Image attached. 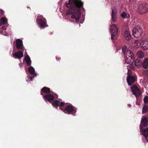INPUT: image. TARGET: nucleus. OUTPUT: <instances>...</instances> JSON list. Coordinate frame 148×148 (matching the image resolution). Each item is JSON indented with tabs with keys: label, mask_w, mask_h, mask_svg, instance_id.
Masks as SVG:
<instances>
[{
	"label": "nucleus",
	"mask_w": 148,
	"mask_h": 148,
	"mask_svg": "<svg viewBox=\"0 0 148 148\" xmlns=\"http://www.w3.org/2000/svg\"><path fill=\"white\" fill-rule=\"evenodd\" d=\"M63 110L64 113L69 114H74L76 112L75 108L71 105H67Z\"/></svg>",
	"instance_id": "obj_4"
},
{
	"label": "nucleus",
	"mask_w": 148,
	"mask_h": 148,
	"mask_svg": "<svg viewBox=\"0 0 148 148\" xmlns=\"http://www.w3.org/2000/svg\"><path fill=\"white\" fill-rule=\"evenodd\" d=\"M51 92L50 88H49L46 87H44L42 88L41 90V95H43L44 93H45L47 94L50 93Z\"/></svg>",
	"instance_id": "obj_12"
},
{
	"label": "nucleus",
	"mask_w": 148,
	"mask_h": 148,
	"mask_svg": "<svg viewBox=\"0 0 148 148\" xmlns=\"http://www.w3.org/2000/svg\"><path fill=\"white\" fill-rule=\"evenodd\" d=\"M124 56L125 58L129 57L132 56L134 57V55L132 52L130 50L127 49L125 50L124 52Z\"/></svg>",
	"instance_id": "obj_14"
},
{
	"label": "nucleus",
	"mask_w": 148,
	"mask_h": 148,
	"mask_svg": "<svg viewBox=\"0 0 148 148\" xmlns=\"http://www.w3.org/2000/svg\"><path fill=\"white\" fill-rule=\"evenodd\" d=\"M148 110V106L147 105H145L144 106L142 110V114H144L146 113Z\"/></svg>",
	"instance_id": "obj_23"
},
{
	"label": "nucleus",
	"mask_w": 148,
	"mask_h": 148,
	"mask_svg": "<svg viewBox=\"0 0 148 148\" xmlns=\"http://www.w3.org/2000/svg\"><path fill=\"white\" fill-rule=\"evenodd\" d=\"M38 23L41 27H44L47 26L45 22L41 19H39L38 21Z\"/></svg>",
	"instance_id": "obj_21"
},
{
	"label": "nucleus",
	"mask_w": 148,
	"mask_h": 148,
	"mask_svg": "<svg viewBox=\"0 0 148 148\" xmlns=\"http://www.w3.org/2000/svg\"><path fill=\"white\" fill-rule=\"evenodd\" d=\"M142 66L145 69H147L148 68V58H146L142 62Z\"/></svg>",
	"instance_id": "obj_17"
},
{
	"label": "nucleus",
	"mask_w": 148,
	"mask_h": 148,
	"mask_svg": "<svg viewBox=\"0 0 148 148\" xmlns=\"http://www.w3.org/2000/svg\"><path fill=\"white\" fill-rule=\"evenodd\" d=\"M25 60L27 66H29L31 65V61L28 55H27L25 57Z\"/></svg>",
	"instance_id": "obj_20"
},
{
	"label": "nucleus",
	"mask_w": 148,
	"mask_h": 148,
	"mask_svg": "<svg viewBox=\"0 0 148 148\" xmlns=\"http://www.w3.org/2000/svg\"><path fill=\"white\" fill-rule=\"evenodd\" d=\"M145 75H147V74H146Z\"/></svg>",
	"instance_id": "obj_36"
},
{
	"label": "nucleus",
	"mask_w": 148,
	"mask_h": 148,
	"mask_svg": "<svg viewBox=\"0 0 148 148\" xmlns=\"http://www.w3.org/2000/svg\"><path fill=\"white\" fill-rule=\"evenodd\" d=\"M59 109H60L61 110L63 111V109H64V108H62L61 107H60L59 108Z\"/></svg>",
	"instance_id": "obj_31"
},
{
	"label": "nucleus",
	"mask_w": 148,
	"mask_h": 148,
	"mask_svg": "<svg viewBox=\"0 0 148 148\" xmlns=\"http://www.w3.org/2000/svg\"><path fill=\"white\" fill-rule=\"evenodd\" d=\"M128 106L129 107H130L131 106V105L129 104L128 105Z\"/></svg>",
	"instance_id": "obj_35"
},
{
	"label": "nucleus",
	"mask_w": 148,
	"mask_h": 148,
	"mask_svg": "<svg viewBox=\"0 0 148 148\" xmlns=\"http://www.w3.org/2000/svg\"><path fill=\"white\" fill-rule=\"evenodd\" d=\"M1 13L2 14H3L4 13V12H3V11L2 10H1Z\"/></svg>",
	"instance_id": "obj_34"
},
{
	"label": "nucleus",
	"mask_w": 148,
	"mask_h": 148,
	"mask_svg": "<svg viewBox=\"0 0 148 148\" xmlns=\"http://www.w3.org/2000/svg\"><path fill=\"white\" fill-rule=\"evenodd\" d=\"M145 74H148V70H145Z\"/></svg>",
	"instance_id": "obj_32"
},
{
	"label": "nucleus",
	"mask_w": 148,
	"mask_h": 148,
	"mask_svg": "<svg viewBox=\"0 0 148 148\" xmlns=\"http://www.w3.org/2000/svg\"><path fill=\"white\" fill-rule=\"evenodd\" d=\"M143 31L142 28L138 25L134 28L132 31V34L134 37L137 38L140 37L143 33Z\"/></svg>",
	"instance_id": "obj_3"
},
{
	"label": "nucleus",
	"mask_w": 148,
	"mask_h": 148,
	"mask_svg": "<svg viewBox=\"0 0 148 148\" xmlns=\"http://www.w3.org/2000/svg\"><path fill=\"white\" fill-rule=\"evenodd\" d=\"M125 58V61L127 64H131L133 63L134 60V57L131 56L130 57Z\"/></svg>",
	"instance_id": "obj_16"
},
{
	"label": "nucleus",
	"mask_w": 148,
	"mask_h": 148,
	"mask_svg": "<svg viewBox=\"0 0 148 148\" xmlns=\"http://www.w3.org/2000/svg\"><path fill=\"white\" fill-rule=\"evenodd\" d=\"M147 6L148 5L147 4H141L138 7V12L141 14L145 13L148 11Z\"/></svg>",
	"instance_id": "obj_6"
},
{
	"label": "nucleus",
	"mask_w": 148,
	"mask_h": 148,
	"mask_svg": "<svg viewBox=\"0 0 148 148\" xmlns=\"http://www.w3.org/2000/svg\"><path fill=\"white\" fill-rule=\"evenodd\" d=\"M121 17L123 18H124L126 17V16H127V14L125 12H123L121 14Z\"/></svg>",
	"instance_id": "obj_28"
},
{
	"label": "nucleus",
	"mask_w": 148,
	"mask_h": 148,
	"mask_svg": "<svg viewBox=\"0 0 148 148\" xmlns=\"http://www.w3.org/2000/svg\"><path fill=\"white\" fill-rule=\"evenodd\" d=\"M126 47L125 46H124L122 48V50L123 51V52L124 54V52H125V50H127L126 49Z\"/></svg>",
	"instance_id": "obj_29"
},
{
	"label": "nucleus",
	"mask_w": 148,
	"mask_h": 148,
	"mask_svg": "<svg viewBox=\"0 0 148 148\" xmlns=\"http://www.w3.org/2000/svg\"><path fill=\"white\" fill-rule=\"evenodd\" d=\"M137 55L138 56V58L140 59L143 58L144 56V54L141 51H138L137 52Z\"/></svg>",
	"instance_id": "obj_24"
},
{
	"label": "nucleus",
	"mask_w": 148,
	"mask_h": 148,
	"mask_svg": "<svg viewBox=\"0 0 148 148\" xmlns=\"http://www.w3.org/2000/svg\"><path fill=\"white\" fill-rule=\"evenodd\" d=\"M140 44L142 48L144 50H148V39L144 38L140 41Z\"/></svg>",
	"instance_id": "obj_8"
},
{
	"label": "nucleus",
	"mask_w": 148,
	"mask_h": 148,
	"mask_svg": "<svg viewBox=\"0 0 148 148\" xmlns=\"http://www.w3.org/2000/svg\"><path fill=\"white\" fill-rule=\"evenodd\" d=\"M28 71L31 74H36L34 73V69L32 67H30L28 68Z\"/></svg>",
	"instance_id": "obj_26"
},
{
	"label": "nucleus",
	"mask_w": 148,
	"mask_h": 148,
	"mask_svg": "<svg viewBox=\"0 0 148 148\" xmlns=\"http://www.w3.org/2000/svg\"><path fill=\"white\" fill-rule=\"evenodd\" d=\"M66 4L67 7L70 8L66 14H72L71 18L75 19L76 21H78L81 15L80 8L83 6V3L79 0H69V3Z\"/></svg>",
	"instance_id": "obj_1"
},
{
	"label": "nucleus",
	"mask_w": 148,
	"mask_h": 148,
	"mask_svg": "<svg viewBox=\"0 0 148 148\" xmlns=\"http://www.w3.org/2000/svg\"><path fill=\"white\" fill-rule=\"evenodd\" d=\"M125 36L126 39L127 40H129L131 38L130 35L127 31H125Z\"/></svg>",
	"instance_id": "obj_22"
},
{
	"label": "nucleus",
	"mask_w": 148,
	"mask_h": 148,
	"mask_svg": "<svg viewBox=\"0 0 148 148\" xmlns=\"http://www.w3.org/2000/svg\"><path fill=\"white\" fill-rule=\"evenodd\" d=\"M127 80L128 85L130 86L135 81L136 77L132 75H128Z\"/></svg>",
	"instance_id": "obj_9"
},
{
	"label": "nucleus",
	"mask_w": 148,
	"mask_h": 148,
	"mask_svg": "<svg viewBox=\"0 0 148 148\" xmlns=\"http://www.w3.org/2000/svg\"><path fill=\"white\" fill-rule=\"evenodd\" d=\"M7 22V19L4 18H2L0 20V26L4 24Z\"/></svg>",
	"instance_id": "obj_25"
},
{
	"label": "nucleus",
	"mask_w": 148,
	"mask_h": 148,
	"mask_svg": "<svg viewBox=\"0 0 148 148\" xmlns=\"http://www.w3.org/2000/svg\"><path fill=\"white\" fill-rule=\"evenodd\" d=\"M43 98L45 101L48 100L49 101H53L54 99L53 95L50 93L44 96Z\"/></svg>",
	"instance_id": "obj_10"
},
{
	"label": "nucleus",
	"mask_w": 148,
	"mask_h": 148,
	"mask_svg": "<svg viewBox=\"0 0 148 148\" xmlns=\"http://www.w3.org/2000/svg\"><path fill=\"white\" fill-rule=\"evenodd\" d=\"M34 75L33 76H29V78L30 79V81H32L34 76H36L37 75Z\"/></svg>",
	"instance_id": "obj_30"
},
{
	"label": "nucleus",
	"mask_w": 148,
	"mask_h": 148,
	"mask_svg": "<svg viewBox=\"0 0 148 148\" xmlns=\"http://www.w3.org/2000/svg\"><path fill=\"white\" fill-rule=\"evenodd\" d=\"M116 11L113 9H112L111 16L113 22L116 21Z\"/></svg>",
	"instance_id": "obj_18"
},
{
	"label": "nucleus",
	"mask_w": 148,
	"mask_h": 148,
	"mask_svg": "<svg viewBox=\"0 0 148 148\" xmlns=\"http://www.w3.org/2000/svg\"><path fill=\"white\" fill-rule=\"evenodd\" d=\"M64 103L63 102H60L58 100H55L53 101L52 103V105L55 107H57L63 106L64 105Z\"/></svg>",
	"instance_id": "obj_11"
},
{
	"label": "nucleus",
	"mask_w": 148,
	"mask_h": 148,
	"mask_svg": "<svg viewBox=\"0 0 148 148\" xmlns=\"http://www.w3.org/2000/svg\"><path fill=\"white\" fill-rule=\"evenodd\" d=\"M110 29V32L111 33V39L114 40H115V38L114 37L116 36L118 33L117 28L114 24H113L111 26Z\"/></svg>",
	"instance_id": "obj_5"
},
{
	"label": "nucleus",
	"mask_w": 148,
	"mask_h": 148,
	"mask_svg": "<svg viewBox=\"0 0 148 148\" xmlns=\"http://www.w3.org/2000/svg\"><path fill=\"white\" fill-rule=\"evenodd\" d=\"M131 89L133 94L136 97L140 95V90L136 85L132 86Z\"/></svg>",
	"instance_id": "obj_7"
},
{
	"label": "nucleus",
	"mask_w": 148,
	"mask_h": 148,
	"mask_svg": "<svg viewBox=\"0 0 148 148\" xmlns=\"http://www.w3.org/2000/svg\"><path fill=\"white\" fill-rule=\"evenodd\" d=\"M129 16H130L129 14H128V15L127 14V16H126L125 17H127V18H128V17H129Z\"/></svg>",
	"instance_id": "obj_33"
},
{
	"label": "nucleus",
	"mask_w": 148,
	"mask_h": 148,
	"mask_svg": "<svg viewBox=\"0 0 148 148\" xmlns=\"http://www.w3.org/2000/svg\"><path fill=\"white\" fill-rule=\"evenodd\" d=\"M148 126V121L147 117H145L143 119H142L141 124L140 126V132L145 137V138L148 142V128L144 130L143 127H146Z\"/></svg>",
	"instance_id": "obj_2"
},
{
	"label": "nucleus",
	"mask_w": 148,
	"mask_h": 148,
	"mask_svg": "<svg viewBox=\"0 0 148 148\" xmlns=\"http://www.w3.org/2000/svg\"><path fill=\"white\" fill-rule=\"evenodd\" d=\"M135 65L138 68L142 66V61L139 58H138L135 61Z\"/></svg>",
	"instance_id": "obj_15"
},
{
	"label": "nucleus",
	"mask_w": 148,
	"mask_h": 148,
	"mask_svg": "<svg viewBox=\"0 0 148 148\" xmlns=\"http://www.w3.org/2000/svg\"><path fill=\"white\" fill-rule=\"evenodd\" d=\"M16 47L18 49H21L23 46V42L20 39H17L16 41Z\"/></svg>",
	"instance_id": "obj_13"
},
{
	"label": "nucleus",
	"mask_w": 148,
	"mask_h": 148,
	"mask_svg": "<svg viewBox=\"0 0 148 148\" xmlns=\"http://www.w3.org/2000/svg\"><path fill=\"white\" fill-rule=\"evenodd\" d=\"M144 101L145 103H148V97L145 96L144 98Z\"/></svg>",
	"instance_id": "obj_27"
},
{
	"label": "nucleus",
	"mask_w": 148,
	"mask_h": 148,
	"mask_svg": "<svg viewBox=\"0 0 148 148\" xmlns=\"http://www.w3.org/2000/svg\"><path fill=\"white\" fill-rule=\"evenodd\" d=\"M13 56L15 55L16 57L20 59L23 56V53L21 51H18L15 54H13Z\"/></svg>",
	"instance_id": "obj_19"
}]
</instances>
